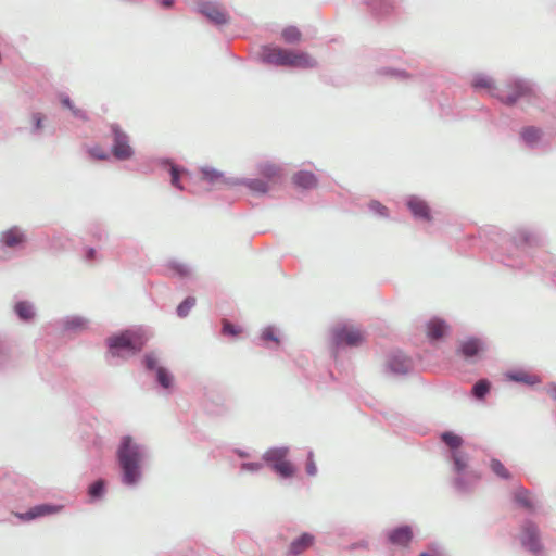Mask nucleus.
<instances>
[{
	"label": "nucleus",
	"instance_id": "27",
	"mask_svg": "<svg viewBox=\"0 0 556 556\" xmlns=\"http://www.w3.org/2000/svg\"><path fill=\"white\" fill-rule=\"evenodd\" d=\"M13 312L17 319L24 324H30L36 317L35 305L27 300H18L13 305Z\"/></svg>",
	"mask_w": 556,
	"mask_h": 556
},
{
	"label": "nucleus",
	"instance_id": "46",
	"mask_svg": "<svg viewBox=\"0 0 556 556\" xmlns=\"http://www.w3.org/2000/svg\"><path fill=\"white\" fill-rule=\"evenodd\" d=\"M89 233L98 241L108 239V232L105 228L99 223H93L89 226Z\"/></svg>",
	"mask_w": 556,
	"mask_h": 556
},
{
	"label": "nucleus",
	"instance_id": "12",
	"mask_svg": "<svg viewBox=\"0 0 556 556\" xmlns=\"http://www.w3.org/2000/svg\"><path fill=\"white\" fill-rule=\"evenodd\" d=\"M441 442L446 446L445 459L448 463H456L457 467L460 464V459L470 457L467 452L462 450L464 439L453 431H443L440 434Z\"/></svg>",
	"mask_w": 556,
	"mask_h": 556
},
{
	"label": "nucleus",
	"instance_id": "5",
	"mask_svg": "<svg viewBox=\"0 0 556 556\" xmlns=\"http://www.w3.org/2000/svg\"><path fill=\"white\" fill-rule=\"evenodd\" d=\"M506 88L510 90L507 94L501 89L500 92H492V97L506 106H514L520 99L535 97L538 92V85L533 80L521 77L507 79Z\"/></svg>",
	"mask_w": 556,
	"mask_h": 556
},
{
	"label": "nucleus",
	"instance_id": "21",
	"mask_svg": "<svg viewBox=\"0 0 556 556\" xmlns=\"http://www.w3.org/2000/svg\"><path fill=\"white\" fill-rule=\"evenodd\" d=\"M63 508L62 505L52 504V503H42L30 507L25 513H17L16 517L23 521L34 520L40 517L50 516L58 514Z\"/></svg>",
	"mask_w": 556,
	"mask_h": 556
},
{
	"label": "nucleus",
	"instance_id": "29",
	"mask_svg": "<svg viewBox=\"0 0 556 556\" xmlns=\"http://www.w3.org/2000/svg\"><path fill=\"white\" fill-rule=\"evenodd\" d=\"M292 184L302 190H312L317 187L318 178L317 176L309 170H299L293 174Z\"/></svg>",
	"mask_w": 556,
	"mask_h": 556
},
{
	"label": "nucleus",
	"instance_id": "13",
	"mask_svg": "<svg viewBox=\"0 0 556 556\" xmlns=\"http://www.w3.org/2000/svg\"><path fill=\"white\" fill-rule=\"evenodd\" d=\"M113 143L111 148L112 155L117 161H127L132 157L135 151L129 144L128 135L121 128L118 124L111 125Z\"/></svg>",
	"mask_w": 556,
	"mask_h": 556
},
{
	"label": "nucleus",
	"instance_id": "35",
	"mask_svg": "<svg viewBox=\"0 0 556 556\" xmlns=\"http://www.w3.org/2000/svg\"><path fill=\"white\" fill-rule=\"evenodd\" d=\"M292 63L290 67L296 68H314L317 66V61L313 59L307 52H293Z\"/></svg>",
	"mask_w": 556,
	"mask_h": 556
},
{
	"label": "nucleus",
	"instance_id": "58",
	"mask_svg": "<svg viewBox=\"0 0 556 556\" xmlns=\"http://www.w3.org/2000/svg\"><path fill=\"white\" fill-rule=\"evenodd\" d=\"M418 556H433V555L428 552H422Z\"/></svg>",
	"mask_w": 556,
	"mask_h": 556
},
{
	"label": "nucleus",
	"instance_id": "6",
	"mask_svg": "<svg viewBox=\"0 0 556 556\" xmlns=\"http://www.w3.org/2000/svg\"><path fill=\"white\" fill-rule=\"evenodd\" d=\"M288 446H274L263 454V460L282 479H290L295 475V466L287 459Z\"/></svg>",
	"mask_w": 556,
	"mask_h": 556
},
{
	"label": "nucleus",
	"instance_id": "22",
	"mask_svg": "<svg viewBox=\"0 0 556 556\" xmlns=\"http://www.w3.org/2000/svg\"><path fill=\"white\" fill-rule=\"evenodd\" d=\"M388 542L394 546L407 547L413 539V529L408 525L397 526L387 533Z\"/></svg>",
	"mask_w": 556,
	"mask_h": 556
},
{
	"label": "nucleus",
	"instance_id": "26",
	"mask_svg": "<svg viewBox=\"0 0 556 556\" xmlns=\"http://www.w3.org/2000/svg\"><path fill=\"white\" fill-rule=\"evenodd\" d=\"M315 535L309 532H303L298 538L293 539L289 545L288 554L290 556H300L305 551L309 549L315 543Z\"/></svg>",
	"mask_w": 556,
	"mask_h": 556
},
{
	"label": "nucleus",
	"instance_id": "15",
	"mask_svg": "<svg viewBox=\"0 0 556 556\" xmlns=\"http://www.w3.org/2000/svg\"><path fill=\"white\" fill-rule=\"evenodd\" d=\"M387 369L394 376H407L414 370V362L402 351H393L388 355Z\"/></svg>",
	"mask_w": 556,
	"mask_h": 556
},
{
	"label": "nucleus",
	"instance_id": "4",
	"mask_svg": "<svg viewBox=\"0 0 556 556\" xmlns=\"http://www.w3.org/2000/svg\"><path fill=\"white\" fill-rule=\"evenodd\" d=\"M469 462L470 457L460 459L458 467L456 463H450L453 472L451 485L459 495H470L481 480V475L469 465Z\"/></svg>",
	"mask_w": 556,
	"mask_h": 556
},
{
	"label": "nucleus",
	"instance_id": "24",
	"mask_svg": "<svg viewBox=\"0 0 556 556\" xmlns=\"http://www.w3.org/2000/svg\"><path fill=\"white\" fill-rule=\"evenodd\" d=\"M406 205L415 219L429 222L431 219V210L428 203L417 195H409Z\"/></svg>",
	"mask_w": 556,
	"mask_h": 556
},
{
	"label": "nucleus",
	"instance_id": "52",
	"mask_svg": "<svg viewBox=\"0 0 556 556\" xmlns=\"http://www.w3.org/2000/svg\"><path fill=\"white\" fill-rule=\"evenodd\" d=\"M70 111L76 118H79L81 121L88 119L87 113L84 110L76 108L75 105Z\"/></svg>",
	"mask_w": 556,
	"mask_h": 556
},
{
	"label": "nucleus",
	"instance_id": "1",
	"mask_svg": "<svg viewBox=\"0 0 556 556\" xmlns=\"http://www.w3.org/2000/svg\"><path fill=\"white\" fill-rule=\"evenodd\" d=\"M544 242L545 236L539 227L519 226L511 235L503 238L492 258L507 267L520 269L529 264L532 250L542 247Z\"/></svg>",
	"mask_w": 556,
	"mask_h": 556
},
{
	"label": "nucleus",
	"instance_id": "23",
	"mask_svg": "<svg viewBox=\"0 0 556 556\" xmlns=\"http://www.w3.org/2000/svg\"><path fill=\"white\" fill-rule=\"evenodd\" d=\"M157 164L168 172L170 176V185L177 190L184 191L185 187L181 184V176L187 173V169L175 164L174 161L168 157L160 159Z\"/></svg>",
	"mask_w": 556,
	"mask_h": 556
},
{
	"label": "nucleus",
	"instance_id": "11",
	"mask_svg": "<svg viewBox=\"0 0 556 556\" xmlns=\"http://www.w3.org/2000/svg\"><path fill=\"white\" fill-rule=\"evenodd\" d=\"M194 4L195 11L215 26H224L230 22L229 14L217 1L195 0Z\"/></svg>",
	"mask_w": 556,
	"mask_h": 556
},
{
	"label": "nucleus",
	"instance_id": "20",
	"mask_svg": "<svg viewBox=\"0 0 556 556\" xmlns=\"http://www.w3.org/2000/svg\"><path fill=\"white\" fill-rule=\"evenodd\" d=\"M200 173L202 180L216 189H220L222 186L233 187L231 181H235L236 177H227L224 172L214 167L202 166Z\"/></svg>",
	"mask_w": 556,
	"mask_h": 556
},
{
	"label": "nucleus",
	"instance_id": "39",
	"mask_svg": "<svg viewBox=\"0 0 556 556\" xmlns=\"http://www.w3.org/2000/svg\"><path fill=\"white\" fill-rule=\"evenodd\" d=\"M166 267L172 271L173 276L178 278H187L191 274V268L188 264L181 263L176 260H170L167 262Z\"/></svg>",
	"mask_w": 556,
	"mask_h": 556
},
{
	"label": "nucleus",
	"instance_id": "8",
	"mask_svg": "<svg viewBox=\"0 0 556 556\" xmlns=\"http://www.w3.org/2000/svg\"><path fill=\"white\" fill-rule=\"evenodd\" d=\"M519 542L523 549L533 556H540L543 552L541 531L536 522L526 518L520 525Z\"/></svg>",
	"mask_w": 556,
	"mask_h": 556
},
{
	"label": "nucleus",
	"instance_id": "25",
	"mask_svg": "<svg viewBox=\"0 0 556 556\" xmlns=\"http://www.w3.org/2000/svg\"><path fill=\"white\" fill-rule=\"evenodd\" d=\"M17 365V356L10 342L0 336V372H7Z\"/></svg>",
	"mask_w": 556,
	"mask_h": 556
},
{
	"label": "nucleus",
	"instance_id": "56",
	"mask_svg": "<svg viewBox=\"0 0 556 556\" xmlns=\"http://www.w3.org/2000/svg\"><path fill=\"white\" fill-rule=\"evenodd\" d=\"M236 454L241 457V458H245L249 456V454L245 452V451H242V450H236Z\"/></svg>",
	"mask_w": 556,
	"mask_h": 556
},
{
	"label": "nucleus",
	"instance_id": "3",
	"mask_svg": "<svg viewBox=\"0 0 556 556\" xmlns=\"http://www.w3.org/2000/svg\"><path fill=\"white\" fill-rule=\"evenodd\" d=\"M105 344L108 352L105 358L108 362L112 358H127L139 353L144 342L142 337L131 330H122L106 338Z\"/></svg>",
	"mask_w": 556,
	"mask_h": 556
},
{
	"label": "nucleus",
	"instance_id": "38",
	"mask_svg": "<svg viewBox=\"0 0 556 556\" xmlns=\"http://www.w3.org/2000/svg\"><path fill=\"white\" fill-rule=\"evenodd\" d=\"M377 75L393 79V80H406L409 78V74L404 70H397L392 67H380L376 71Z\"/></svg>",
	"mask_w": 556,
	"mask_h": 556
},
{
	"label": "nucleus",
	"instance_id": "54",
	"mask_svg": "<svg viewBox=\"0 0 556 556\" xmlns=\"http://www.w3.org/2000/svg\"><path fill=\"white\" fill-rule=\"evenodd\" d=\"M96 254H97L96 249L89 247L86 249L85 257L87 261L91 262L96 258Z\"/></svg>",
	"mask_w": 556,
	"mask_h": 556
},
{
	"label": "nucleus",
	"instance_id": "45",
	"mask_svg": "<svg viewBox=\"0 0 556 556\" xmlns=\"http://www.w3.org/2000/svg\"><path fill=\"white\" fill-rule=\"evenodd\" d=\"M368 208L371 213H374L377 216L388 218L389 217V210L386 205H383L378 200H371L368 203Z\"/></svg>",
	"mask_w": 556,
	"mask_h": 556
},
{
	"label": "nucleus",
	"instance_id": "31",
	"mask_svg": "<svg viewBox=\"0 0 556 556\" xmlns=\"http://www.w3.org/2000/svg\"><path fill=\"white\" fill-rule=\"evenodd\" d=\"M505 377L513 382L516 383H522L529 387L535 386L541 382V379L539 376L529 374L526 370L517 369V370H509L505 374Z\"/></svg>",
	"mask_w": 556,
	"mask_h": 556
},
{
	"label": "nucleus",
	"instance_id": "49",
	"mask_svg": "<svg viewBox=\"0 0 556 556\" xmlns=\"http://www.w3.org/2000/svg\"><path fill=\"white\" fill-rule=\"evenodd\" d=\"M88 154L90 157L99 161H105L110 157L109 153L99 146L89 148Z\"/></svg>",
	"mask_w": 556,
	"mask_h": 556
},
{
	"label": "nucleus",
	"instance_id": "53",
	"mask_svg": "<svg viewBox=\"0 0 556 556\" xmlns=\"http://www.w3.org/2000/svg\"><path fill=\"white\" fill-rule=\"evenodd\" d=\"M60 101H61V104L68 110H71L74 106L73 101L71 100V98L67 94H61Z\"/></svg>",
	"mask_w": 556,
	"mask_h": 556
},
{
	"label": "nucleus",
	"instance_id": "16",
	"mask_svg": "<svg viewBox=\"0 0 556 556\" xmlns=\"http://www.w3.org/2000/svg\"><path fill=\"white\" fill-rule=\"evenodd\" d=\"M332 340L337 348L340 346H358L364 338L359 330L353 329L346 325L339 326L332 330Z\"/></svg>",
	"mask_w": 556,
	"mask_h": 556
},
{
	"label": "nucleus",
	"instance_id": "34",
	"mask_svg": "<svg viewBox=\"0 0 556 556\" xmlns=\"http://www.w3.org/2000/svg\"><path fill=\"white\" fill-rule=\"evenodd\" d=\"M471 87L476 90L488 89L491 97L493 91L500 92V88L495 86L493 78L482 73L473 75Z\"/></svg>",
	"mask_w": 556,
	"mask_h": 556
},
{
	"label": "nucleus",
	"instance_id": "51",
	"mask_svg": "<svg viewBox=\"0 0 556 556\" xmlns=\"http://www.w3.org/2000/svg\"><path fill=\"white\" fill-rule=\"evenodd\" d=\"M264 465L261 462H244L241 463L240 469L243 471H250V472H258L261 469H263Z\"/></svg>",
	"mask_w": 556,
	"mask_h": 556
},
{
	"label": "nucleus",
	"instance_id": "44",
	"mask_svg": "<svg viewBox=\"0 0 556 556\" xmlns=\"http://www.w3.org/2000/svg\"><path fill=\"white\" fill-rule=\"evenodd\" d=\"M45 115L40 112H35L31 114V128L30 134L34 136H39L43 128Z\"/></svg>",
	"mask_w": 556,
	"mask_h": 556
},
{
	"label": "nucleus",
	"instance_id": "14",
	"mask_svg": "<svg viewBox=\"0 0 556 556\" xmlns=\"http://www.w3.org/2000/svg\"><path fill=\"white\" fill-rule=\"evenodd\" d=\"M27 243V236L25 231L18 226H12L7 230L0 232V250H14L20 251L25 248Z\"/></svg>",
	"mask_w": 556,
	"mask_h": 556
},
{
	"label": "nucleus",
	"instance_id": "17",
	"mask_svg": "<svg viewBox=\"0 0 556 556\" xmlns=\"http://www.w3.org/2000/svg\"><path fill=\"white\" fill-rule=\"evenodd\" d=\"M293 51L277 47H264L261 59L263 63L276 66H291Z\"/></svg>",
	"mask_w": 556,
	"mask_h": 556
},
{
	"label": "nucleus",
	"instance_id": "40",
	"mask_svg": "<svg viewBox=\"0 0 556 556\" xmlns=\"http://www.w3.org/2000/svg\"><path fill=\"white\" fill-rule=\"evenodd\" d=\"M281 38L286 43L294 45L301 40L302 33L296 26L290 25L282 29Z\"/></svg>",
	"mask_w": 556,
	"mask_h": 556
},
{
	"label": "nucleus",
	"instance_id": "33",
	"mask_svg": "<svg viewBox=\"0 0 556 556\" xmlns=\"http://www.w3.org/2000/svg\"><path fill=\"white\" fill-rule=\"evenodd\" d=\"M88 319L81 316L73 315L67 316L60 320V328L64 332H77L86 329Z\"/></svg>",
	"mask_w": 556,
	"mask_h": 556
},
{
	"label": "nucleus",
	"instance_id": "55",
	"mask_svg": "<svg viewBox=\"0 0 556 556\" xmlns=\"http://www.w3.org/2000/svg\"><path fill=\"white\" fill-rule=\"evenodd\" d=\"M156 2L164 9H170L175 4V0H156Z\"/></svg>",
	"mask_w": 556,
	"mask_h": 556
},
{
	"label": "nucleus",
	"instance_id": "37",
	"mask_svg": "<svg viewBox=\"0 0 556 556\" xmlns=\"http://www.w3.org/2000/svg\"><path fill=\"white\" fill-rule=\"evenodd\" d=\"M491 391V382L488 379L478 380L471 388V396L478 401H484Z\"/></svg>",
	"mask_w": 556,
	"mask_h": 556
},
{
	"label": "nucleus",
	"instance_id": "50",
	"mask_svg": "<svg viewBox=\"0 0 556 556\" xmlns=\"http://www.w3.org/2000/svg\"><path fill=\"white\" fill-rule=\"evenodd\" d=\"M305 470H306V473L308 476H311V477H314L317 473V467H316V464H315V460H314V453H313V451H308V453H307Z\"/></svg>",
	"mask_w": 556,
	"mask_h": 556
},
{
	"label": "nucleus",
	"instance_id": "41",
	"mask_svg": "<svg viewBox=\"0 0 556 556\" xmlns=\"http://www.w3.org/2000/svg\"><path fill=\"white\" fill-rule=\"evenodd\" d=\"M257 172L260 173L261 176H263L264 178L266 179H273L275 178L276 176L279 175V167L274 164V163H270V162H264V163H260L257 165Z\"/></svg>",
	"mask_w": 556,
	"mask_h": 556
},
{
	"label": "nucleus",
	"instance_id": "43",
	"mask_svg": "<svg viewBox=\"0 0 556 556\" xmlns=\"http://www.w3.org/2000/svg\"><path fill=\"white\" fill-rule=\"evenodd\" d=\"M197 300L194 296L189 295L182 302H180L176 308V314L180 318H185L189 315L191 308L195 305Z\"/></svg>",
	"mask_w": 556,
	"mask_h": 556
},
{
	"label": "nucleus",
	"instance_id": "48",
	"mask_svg": "<svg viewBox=\"0 0 556 556\" xmlns=\"http://www.w3.org/2000/svg\"><path fill=\"white\" fill-rule=\"evenodd\" d=\"M241 332V329L240 327L231 324L229 320L227 319H223L222 321V333L224 336H228V337H236L238 336L239 333Z\"/></svg>",
	"mask_w": 556,
	"mask_h": 556
},
{
	"label": "nucleus",
	"instance_id": "7",
	"mask_svg": "<svg viewBox=\"0 0 556 556\" xmlns=\"http://www.w3.org/2000/svg\"><path fill=\"white\" fill-rule=\"evenodd\" d=\"M26 494L27 490L16 475L9 473L0 479V503L4 506L11 509L16 507Z\"/></svg>",
	"mask_w": 556,
	"mask_h": 556
},
{
	"label": "nucleus",
	"instance_id": "10",
	"mask_svg": "<svg viewBox=\"0 0 556 556\" xmlns=\"http://www.w3.org/2000/svg\"><path fill=\"white\" fill-rule=\"evenodd\" d=\"M519 143L528 150H545L549 147L544 130L535 125L522 126L518 134Z\"/></svg>",
	"mask_w": 556,
	"mask_h": 556
},
{
	"label": "nucleus",
	"instance_id": "9",
	"mask_svg": "<svg viewBox=\"0 0 556 556\" xmlns=\"http://www.w3.org/2000/svg\"><path fill=\"white\" fill-rule=\"evenodd\" d=\"M147 371L155 374L154 379L157 387L169 393L174 387V376L164 366L159 365V356L155 352H147L141 359Z\"/></svg>",
	"mask_w": 556,
	"mask_h": 556
},
{
	"label": "nucleus",
	"instance_id": "42",
	"mask_svg": "<svg viewBox=\"0 0 556 556\" xmlns=\"http://www.w3.org/2000/svg\"><path fill=\"white\" fill-rule=\"evenodd\" d=\"M490 469L492 472L503 480H509L511 475L509 470L503 465V463L497 458H492L490 460Z\"/></svg>",
	"mask_w": 556,
	"mask_h": 556
},
{
	"label": "nucleus",
	"instance_id": "28",
	"mask_svg": "<svg viewBox=\"0 0 556 556\" xmlns=\"http://www.w3.org/2000/svg\"><path fill=\"white\" fill-rule=\"evenodd\" d=\"M368 10L378 17L390 15L395 8V0H362Z\"/></svg>",
	"mask_w": 556,
	"mask_h": 556
},
{
	"label": "nucleus",
	"instance_id": "47",
	"mask_svg": "<svg viewBox=\"0 0 556 556\" xmlns=\"http://www.w3.org/2000/svg\"><path fill=\"white\" fill-rule=\"evenodd\" d=\"M260 339L262 341H271L277 345L280 343L279 337L277 334V330L274 326H267L263 329Z\"/></svg>",
	"mask_w": 556,
	"mask_h": 556
},
{
	"label": "nucleus",
	"instance_id": "2",
	"mask_svg": "<svg viewBox=\"0 0 556 556\" xmlns=\"http://www.w3.org/2000/svg\"><path fill=\"white\" fill-rule=\"evenodd\" d=\"M115 456L122 484L128 488L138 485L143 476L142 465L150 458V448L136 442L131 435H123Z\"/></svg>",
	"mask_w": 556,
	"mask_h": 556
},
{
	"label": "nucleus",
	"instance_id": "36",
	"mask_svg": "<svg viewBox=\"0 0 556 556\" xmlns=\"http://www.w3.org/2000/svg\"><path fill=\"white\" fill-rule=\"evenodd\" d=\"M106 493V482L104 479H97L87 490V494L91 502L101 500Z\"/></svg>",
	"mask_w": 556,
	"mask_h": 556
},
{
	"label": "nucleus",
	"instance_id": "32",
	"mask_svg": "<svg viewBox=\"0 0 556 556\" xmlns=\"http://www.w3.org/2000/svg\"><path fill=\"white\" fill-rule=\"evenodd\" d=\"M448 326L445 320L433 317L427 324V336L430 340L437 341L442 339L447 332Z\"/></svg>",
	"mask_w": 556,
	"mask_h": 556
},
{
	"label": "nucleus",
	"instance_id": "19",
	"mask_svg": "<svg viewBox=\"0 0 556 556\" xmlns=\"http://www.w3.org/2000/svg\"><path fill=\"white\" fill-rule=\"evenodd\" d=\"M485 351V343L482 339L470 337L460 342L457 354L464 359L475 363L477 357Z\"/></svg>",
	"mask_w": 556,
	"mask_h": 556
},
{
	"label": "nucleus",
	"instance_id": "18",
	"mask_svg": "<svg viewBox=\"0 0 556 556\" xmlns=\"http://www.w3.org/2000/svg\"><path fill=\"white\" fill-rule=\"evenodd\" d=\"M513 503L519 507L525 509L529 514H535L540 508L539 501L535 495L525 486H517L511 493Z\"/></svg>",
	"mask_w": 556,
	"mask_h": 556
},
{
	"label": "nucleus",
	"instance_id": "30",
	"mask_svg": "<svg viewBox=\"0 0 556 556\" xmlns=\"http://www.w3.org/2000/svg\"><path fill=\"white\" fill-rule=\"evenodd\" d=\"M233 187L244 186L254 194H266L269 191V185L267 181L260 178H238L231 181Z\"/></svg>",
	"mask_w": 556,
	"mask_h": 556
},
{
	"label": "nucleus",
	"instance_id": "57",
	"mask_svg": "<svg viewBox=\"0 0 556 556\" xmlns=\"http://www.w3.org/2000/svg\"><path fill=\"white\" fill-rule=\"evenodd\" d=\"M368 543L366 541H362L357 544H355V546H359V547H367Z\"/></svg>",
	"mask_w": 556,
	"mask_h": 556
}]
</instances>
